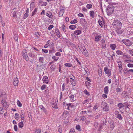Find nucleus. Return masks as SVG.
<instances>
[{
  "label": "nucleus",
  "mask_w": 133,
  "mask_h": 133,
  "mask_svg": "<svg viewBox=\"0 0 133 133\" xmlns=\"http://www.w3.org/2000/svg\"><path fill=\"white\" fill-rule=\"evenodd\" d=\"M113 23L115 27L117 29V32L119 34L122 33L123 31L122 30H120L122 26L121 22L118 20H116L114 21Z\"/></svg>",
  "instance_id": "f257e3e1"
},
{
  "label": "nucleus",
  "mask_w": 133,
  "mask_h": 133,
  "mask_svg": "<svg viewBox=\"0 0 133 133\" xmlns=\"http://www.w3.org/2000/svg\"><path fill=\"white\" fill-rule=\"evenodd\" d=\"M80 50L82 53L86 57L88 56V54L87 50H86V48L84 46L80 47L79 48Z\"/></svg>",
  "instance_id": "f03ea898"
},
{
  "label": "nucleus",
  "mask_w": 133,
  "mask_h": 133,
  "mask_svg": "<svg viewBox=\"0 0 133 133\" xmlns=\"http://www.w3.org/2000/svg\"><path fill=\"white\" fill-rule=\"evenodd\" d=\"M101 107L105 111H107L109 110L108 107L107 105V104L105 102H103L102 103Z\"/></svg>",
  "instance_id": "7ed1b4c3"
},
{
  "label": "nucleus",
  "mask_w": 133,
  "mask_h": 133,
  "mask_svg": "<svg viewBox=\"0 0 133 133\" xmlns=\"http://www.w3.org/2000/svg\"><path fill=\"white\" fill-rule=\"evenodd\" d=\"M122 42L127 46H131L133 43L131 41L126 39H123Z\"/></svg>",
  "instance_id": "20e7f679"
},
{
  "label": "nucleus",
  "mask_w": 133,
  "mask_h": 133,
  "mask_svg": "<svg viewBox=\"0 0 133 133\" xmlns=\"http://www.w3.org/2000/svg\"><path fill=\"white\" fill-rule=\"evenodd\" d=\"M22 56L23 58L28 61L29 60V58L28 57L27 51L26 50H24L23 51Z\"/></svg>",
  "instance_id": "39448f33"
},
{
  "label": "nucleus",
  "mask_w": 133,
  "mask_h": 133,
  "mask_svg": "<svg viewBox=\"0 0 133 133\" xmlns=\"http://www.w3.org/2000/svg\"><path fill=\"white\" fill-rule=\"evenodd\" d=\"M104 71L105 74H107L108 77L110 76L111 75V70L108 69L107 67H105L104 68Z\"/></svg>",
  "instance_id": "423d86ee"
},
{
  "label": "nucleus",
  "mask_w": 133,
  "mask_h": 133,
  "mask_svg": "<svg viewBox=\"0 0 133 133\" xmlns=\"http://www.w3.org/2000/svg\"><path fill=\"white\" fill-rule=\"evenodd\" d=\"M115 116L120 120H122V118L121 115L119 114V112L117 111H116L115 112Z\"/></svg>",
  "instance_id": "0eeeda50"
},
{
  "label": "nucleus",
  "mask_w": 133,
  "mask_h": 133,
  "mask_svg": "<svg viewBox=\"0 0 133 133\" xmlns=\"http://www.w3.org/2000/svg\"><path fill=\"white\" fill-rule=\"evenodd\" d=\"M19 82L18 80L17 77L14 78L13 79V83L14 85L16 86L18 85Z\"/></svg>",
  "instance_id": "6e6552de"
},
{
  "label": "nucleus",
  "mask_w": 133,
  "mask_h": 133,
  "mask_svg": "<svg viewBox=\"0 0 133 133\" xmlns=\"http://www.w3.org/2000/svg\"><path fill=\"white\" fill-rule=\"evenodd\" d=\"M20 115L21 117V120H24L25 119V113L24 110H21Z\"/></svg>",
  "instance_id": "1a4fd4ad"
},
{
  "label": "nucleus",
  "mask_w": 133,
  "mask_h": 133,
  "mask_svg": "<svg viewBox=\"0 0 133 133\" xmlns=\"http://www.w3.org/2000/svg\"><path fill=\"white\" fill-rule=\"evenodd\" d=\"M1 103L3 106L4 107H5V108H6L8 107V104L6 101L4 100H2L1 101Z\"/></svg>",
  "instance_id": "9d476101"
},
{
  "label": "nucleus",
  "mask_w": 133,
  "mask_h": 133,
  "mask_svg": "<svg viewBox=\"0 0 133 133\" xmlns=\"http://www.w3.org/2000/svg\"><path fill=\"white\" fill-rule=\"evenodd\" d=\"M55 32L58 37L59 38H62V35L60 34V31L58 29H55Z\"/></svg>",
  "instance_id": "9b49d317"
},
{
  "label": "nucleus",
  "mask_w": 133,
  "mask_h": 133,
  "mask_svg": "<svg viewBox=\"0 0 133 133\" xmlns=\"http://www.w3.org/2000/svg\"><path fill=\"white\" fill-rule=\"evenodd\" d=\"M43 80L44 83L48 84L49 82L48 79L46 76H44L43 77Z\"/></svg>",
  "instance_id": "f8f14e48"
},
{
  "label": "nucleus",
  "mask_w": 133,
  "mask_h": 133,
  "mask_svg": "<svg viewBox=\"0 0 133 133\" xmlns=\"http://www.w3.org/2000/svg\"><path fill=\"white\" fill-rule=\"evenodd\" d=\"M102 21L100 19H99L98 21V22L100 26L102 27L103 26L104 24V21L103 20V17L102 18Z\"/></svg>",
  "instance_id": "ddd939ff"
},
{
  "label": "nucleus",
  "mask_w": 133,
  "mask_h": 133,
  "mask_svg": "<svg viewBox=\"0 0 133 133\" xmlns=\"http://www.w3.org/2000/svg\"><path fill=\"white\" fill-rule=\"evenodd\" d=\"M101 36L100 35H97L95 36V41L98 42L99 41L101 38Z\"/></svg>",
  "instance_id": "4468645a"
},
{
  "label": "nucleus",
  "mask_w": 133,
  "mask_h": 133,
  "mask_svg": "<svg viewBox=\"0 0 133 133\" xmlns=\"http://www.w3.org/2000/svg\"><path fill=\"white\" fill-rule=\"evenodd\" d=\"M69 98L70 99V100L72 101L74 100V96L72 93H70L69 95Z\"/></svg>",
  "instance_id": "2eb2a0df"
},
{
  "label": "nucleus",
  "mask_w": 133,
  "mask_h": 133,
  "mask_svg": "<svg viewBox=\"0 0 133 133\" xmlns=\"http://www.w3.org/2000/svg\"><path fill=\"white\" fill-rule=\"evenodd\" d=\"M74 33L76 35H79L81 33V31L80 30H77L74 31Z\"/></svg>",
  "instance_id": "dca6fc26"
},
{
  "label": "nucleus",
  "mask_w": 133,
  "mask_h": 133,
  "mask_svg": "<svg viewBox=\"0 0 133 133\" xmlns=\"http://www.w3.org/2000/svg\"><path fill=\"white\" fill-rule=\"evenodd\" d=\"M128 95V93L127 91H123L122 94V97H124Z\"/></svg>",
  "instance_id": "f3484780"
},
{
  "label": "nucleus",
  "mask_w": 133,
  "mask_h": 133,
  "mask_svg": "<svg viewBox=\"0 0 133 133\" xmlns=\"http://www.w3.org/2000/svg\"><path fill=\"white\" fill-rule=\"evenodd\" d=\"M70 81L71 84L73 86H75L76 84V82L75 81V79H71Z\"/></svg>",
  "instance_id": "a211bd4d"
},
{
  "label": "nucleus",
  "mask_w": 133,
  "mask_h": 133,
  "mask_svg": "<svg viewBox=\"0 0 133 133\" xmlns=\"http://www.w3.org/2000/svg\"><path fill=\"white\" fill-rule=\"evenodd\" d=\"M46 15L49 18L51 19H52L53 15H52V14L51 12H49L48 13H47Z\"/></svg>",
  "instance_id": "6ab92c4d"
},
{
  "label": "nucleus",
  "mask_w": 133,
  "mask_h": 133,
  "mask_svg": "<svg viewBox=\"0 0 133 133\" xmlns=\"http://www.w3.org/2000/svg\"><path fill=\"white\" fill-rule=\"evenodd\" d=\"M110 128L112 129H113L114 127V123L113 121H111L110 123Z\"/></svg>",
  "instance_id": "aec40b11"
},
{
  "label": "nucleus",
  "mask_w": 133,
  "mask_h": 133,
  "mask_svg": "<svg viewBox=\"0 0 133 133\" xmlns=\"http://www.w3.org/2000/svg\"><path fill=\"white\" fill-rule=\"evenodd\" d=\"M19 127L22 128L24 126V123L22 121L19 122L18 124Z\"/></svg>",
  "instance_id": "412c9836"
},
{
  "label": "nucleus",
  "mask_w": 133,
  "mask_h": 133,
  "mask_svg": "<svg viewBox=\"0 0 133 133\" xmlns=\"http://www.w3.org/2000/svg\"><path fill=\"white\" fill-rule=\"evenodd\" d=\"M116 53L118 55H123V53L122 51L118 50L117 51Z\"/></svg>",
  "instance_id": "4be33fe9"
},
{
  "label": "nucleus",
  "mask_w": 133,
  "mask_h": 133,
  "mask_svg": "<svg viewBox=\"0 0 133 133\" xmlns=\"http://www.w3.org/2000/svg\"><path fill=\"white\" fill-rule=\"evenodd\" d=\"M109 88L108 86H106L104 88V92L105 94H107L108 93Z\"/></svg>",
  "instance_id": "5701e85b"
},
{
  "label": "nucleus",
  "mask_w": 133,
  "mask_h": 133,
  "mask_svg": "<svg viewBox=\"0 0 133 133\" xmlns=\"http://www.w3.org/2000/svg\"><path fill=\"white\" fill-rule=\"evenodd\" d=\"M61 28L64 32V33H65L66 32L65 29L66 26L64 23H63L62 24Z\"/></svg>",
  "instance_id": "b1692460"
},
{
  "label": "nucleus",
  "mask_w": 133,
  "mask_h": 133,
  "mask_svg": "<svg viewBox=\"0 0 133 133\" xmlns=\"http://www.w3.org/2000/svg\"><path fill=\"white\" fill-rule=\"evenodd\" d=\"M110 46L111 49L114 50L115 49L116 45L115 44H111L110 45Z\"/></svg>",
  "instance_id": "393cba45"
},
{
  "label": "nucleus",
  "mask_w": 133,
  "mask_h": 133,
  "mask_svg": "<svg viewBox=\"0 0 133 133\" xmlns=\"http://www.w3.org/2000/svg\"><path fill=\"white\" fill-rule=\"evenodd\" d=\"M19 114L18 113H15V118L16 120H18L19 118Z\"/></svg>",
  "instance_id": "a878e982"
},
{
  "label": "nucleus",
  "mask_w": 133,
  "mask_h": 133,
  "mask_svg": "<svg viewBox=\"0 0 133 133\" xmlns=\"http://www.w3.org/2000/svg\"><path fill=\"white\" fill-rule=\"evenodd\" d=\"M37 8H35L34 10L33 11L32 14V16H33L34 15L36 14L37 12Z\"/></svg>",
  "instance_id": "bb28decb"
},
{
  "label": "nucleus",
  "mask_w": 133,
  "mask_h": 133,
  "mask_svg": "<svg viewBox=\"0 0 133 133\" xmlns=\"http://www.w3.org/2000/svg\"><path fill=\"white\" fill-rule=\"evenodd\" d=\"M64 11L63 9L61 10L59 12V16H62L64 14Z\"/></svg>",
  "instance_id": "cd10ccee"
},
{
  "label": "nucleus",
  "mask_w": 133,
  "mask_h": 133,
  "mask_svg": "<svg viewBox=\"0 0 133 133\" xmlns=\"http://www.w3.org/2000/svg\"><path fill=\"white\" fill-rule=\"evenodd\" d=\"M39 107L41 109V110L45 112H46V109L42 105H40Z\"/></svg>",
  "instance_id": "c85d7f7f"
},
{
  "label": "nucleus",
  "mask_w": 133,
  "mask_h": 133,
  "mask_svg": "<svg viewBox=\"0 0 133 133\" xmlns=\"http://www.w3.org/2000/svg\"><path fill=\"white\" fill-rule=\"evenodd\" d=\"M18 14V11H17L14 12L12 13V17L15 18H17V16L16 14Z\"/></svg>",
  "instance_id": "c756f323"
},
{
  "label": "nucleus",
  "mask_w": 133,
  "mask_h": 133,
  "mask_svg": "<svg viewBox=\"0 0 133 133\" xmlns=\"http://www.w3.org/2000/svg\"><path fill=\"white\" fill-rule=\"evenodd\" d=\"M90 16L92 18L94 17V13L93 11H91L89 12Z\"/></svg>",
  "instance_id": "7c9ffc66"
},
{
  "label": "nucleus",
  "mask_w": 133,
  "mask_h": 133,
  "mask_svg": "<svg viewBox=\"0 0 133 133\" xmlns=\"http://www.w3.org/2000/svg\"><path fill=\"white\" fill-rule=\"evenodd\" d=\"M46 88L47 89L48 88V87H47L46 85L45 84H43L41 87V89L42 90H43L45 89H46Z\"/></svg>",
  "instance_id": "2f4dec72"
},
{
  "label": "nucleus",
  "mask_w": 133,
  "mask_h": 133,
  "mask_svg": "<svg viewBox=\"0 0 133 133\" xmlns=\"http://www.w3.org/2000/svg\"><path fill=\"white\" fill-rule=\"evenodd\" d=\"M52 59L54 61H56L59 59V57H56L55 56H53L52 57Z\"/></svg>",
  "instance_id": "473e14b6"
},
{
  "label": "nucleus",
  "mask_w": 133,
  "mask_h": 133,
  "mask_svg": "<svg viewBox=\"0 0 133 133\" xmlns=\"http://www.w3.org/2000/svg\"><path fill=\"white\" fill-rule=\"evenodd\" d=\"M76 128L79 131H81V127L79 125H77L76 127Z\"/></svg>",
  "instance_id": "72a5a7b5"
},
{
  "label": "nucleus",
  "mask_w": 133,
  "mask_h": 133,
  "mask_svg": "<svg viewBox=\"0 0 133 133\" xmlns=\"http://www.w3.org/2000/svg\"><path fill=\"white\" fill-rule=\"evenodd\" d=\"M76 27L75 25H70L69 26V28L71 30H73L75 29Z\"/></svg>",
  "instance_id": "f704fd0d"
},
{
  "label": "nucleus",
  "mask_w": 133,
  "mask_h": 133,
  "mask_svg": "<svg viewBox=\"0 0 133 133\" xmlns=\"http://www.w3.org/2000/svg\"><path fill=\"white\" fill-rule=\"evenodd\" d=\"M78 21L76 19H75L72 20L70 22V23L71 24H75L77 23Z\"/></svg>",
  "instance_id": "c9c22d12"
},
{
  "label": "nucleus",
  "mask_w": 133,
  "mask_h": 133,
  "mask_svg": "<svg viewBox=\"0 0 133 133\" xmlns=\"http://www.w3.org/2000/svg\"><path fill=\"white\" fill-rule=\"evenodd\" d=\"M50 42V40H48L47 42V44H46L44 46V47L45 48H46L49 46V44Z\"/></svg>",
  "instance_id": "e433bc0d"
},
{
  "label": "nucleus",
  "mask_w": 133,
  "mask_h": 133,
  "mask_svg": "<svg viewBox=\"0 0 133 133\" xmlns=\"http://www.w3.org/2000/svg\"><path fill=\"white\" fill-rule=\"evenodd\" d=\"M17 105L19 107H21L22 106V104L20 102V101L19 100H18L17 101Z\"/></svg>",
  "instance_id": "4c0bfd02"
},
{
  "label": "nucleus",
  "mask_w": 133,
  "mask_h": 133,
  "mask_svg": "<svg viewBox=\"0 0 133 133\" xmlns=\"http://www.w3.org/2000/svg\"><path fill=\"white\" fill-rule=\"evenodd\" d=\"M39 62L43 63L44 62V58L43 57H40L39 58Z\"/></svg>",
  "instance_id": "58836bf2"
},
{
  "label": "nucleus",
  "mask_w": 133,
  "mask_h": 133,
  "mask_svg": "<svg viewBox=\"0 0 133 133\" xmlns=\"http://www.w3.org/2000/svg\"><path fill=\"white\" fill-rule=\"evenodd\" d=\"M92 4H88L86 5V7L88 9H89L92 8Z\"/></svg>",
  "instance_id": "ea45409f"
},
{
  "label": "nucleus",
  "mask_w": 133,
  "mask_h": 133,
  "mask_svg": "<svg viewBox=\"0 0 133 133\" xmlns=\"http://www.w3.org/2000/svg\"><path fill=\"white\" fill-rule=\"evenodd\" d=\"M64 65L67 67H70L72 66V65L70 63H65L64 64Z\"/></svg>",
  "instance_id": "a19ab883"
},
{
  "label": "nucleus",
  "mask_w": 133,
  "mask_h": 133,
  "mask_svg": "<svg viewBox=\"0 0 133 133\" xmlns=\"http://www.w3.org/2000/svg\"><path fill=\"white\" fill-rule=\"evenodd\" d=\"M41 131V129H36L35 131V133H40Z\"/></svg>",
  "instance_id": "79ce46f5"
},
{
  "label": "nucleus",
  "mask_w": 133,
  "mask_h": 133,
  "mask_svg": "<svg viewBox=\"0 0 133 133\" xmlns=\"http://www.w3.org/2000/svg\"><path fill=\"white\" fill-rule=\"evenodd\" d=\"M4 112V109L2 107H0V114H2Z\"/></svg>",
  "instance_id": "37998d69"
},
{
  "label": "nucleus",
  "mask_w": 133,
  "mask_h": 133,
  "mask_svg": "<svg viewBox=\"0 0 133 133\" xmlns=\"http://www.w3.org/2000/svg\"><path fill=\"white\" fill-rule=\"evenodd\" d=\"M118 106L120 108H122V107H123L124 105L121 103H119L118 104Z\"/></svg>",
  "instance_id": "c03bdc74"
},
{
  "label": "nucleus",
  "mask_w": 133,
  "mask_h": 133,
  "mask_svg": "<svg viewBox=\"0 0 133 133\" xmlns=\"http://www.w3.org/2000/svg\"><path fill=\"white\" fill-rule=\"evenodd\" d=\"M75 132V129L74 128H72L70 130L69 133H74Z\"/></svg>",
  "instance_id": "a18cd8bd"
},
{
  "label": "nucleus",
  "mask_w": 133,
  "mask_h": 133,
  "mask_svg": "<svg viewBox=\"0 0 133 133\" xmlns=\"http://www.w3.org/2000/svg\"><path fill=\"white\" fill-rule=\"evenodd\" d=\"M58 129V131L59 133H62V128L61 126H59Z\"/></svg>",
  "instance_id": "49530a36"
},
{
  "label": "nucleus",
  "mask_w": 133,
  "mask_h": 133,
  "mask_svg": "<svg viewBox=\"0 0 133 133\" xmlns=\"http://www.w3.org/2000/svg\"><path fill=\"white\" fill-rule=\"evenodd\" d=\"M2 43H3L4 41V35L3 33L2 34Z\"/></svg>",
  "instance_id": "de8ad7c7"
},
{
  "label": "nucleus",
  "mask_w": 133,
  "mask_h": 133,
  "mask_svg": "<svg viewBox=\"0 0 133 133\" xmlns=\"http://www.w3.org/2000/svg\"><path fill=\"white\" fill-rule=\"evenodd\" d=\"M47 3L46 2H42L41 6H45L47 4Z\"/></svg>",
  "instance_id": "09e8293b"
},
{
  "label": "nucleus",
  "mask_w": 133,
  "mask_h": 133,
  "mask_svg": "<svg viewBox=\"0 0 133 133\" xmlns=\"http://www.w3.org/2000/svg\"><path fill=\"white\" fill-rule=\"evenodd\" d=\"M69 77L70 78V80L71 79H75V78L74 76L72 74H70L69 75Z\"/></svg>",
  "instance_id": "8fccbe9b"
},
{
  "label": "nucleus",
  "mask_w": 133,
  "mask_h": 133,
  "mask_svg": "<svg viewBox=\"0 0 133 133\" xmlns=\"http://www.w3.org/2000/svg\"><path fill=\"white\" fill-rule=\"evenodd\" d=\"M80 22L82 23H84L86 22L85 20L84 19L81 18L80 19Z\"/></svg>",
  "instance_id": "3c124183"
},
{
  "label": "nucleus",
  "mask_w": 133,
  "mask_h": 133,
  "mask_svg": "<svg viewBox=\"0 0 133 133\" xmlns=\"http://www.w3.org/2000/svg\"><path fill=\"white\" fill-rule=\"evenodd\" d=\"M54 27V26L52 25H50L48 27V29L49 30H50Z\"/></svg>",
  "instance_id": "603ef678"
},
{
  "label": "nucleus",
  "mask_w": 133,
  "mask_h": 133,
  "mask_svg": "<svg viewBox=\"0 0 133 133\" xmlns=\"http://www.w3.org/2000/svg\"><path fill=\"white\" fill-rule=\"evenodd\" d=\"M85 84L88 87H90V83L88 82V81H87L85 82Z\"/></svg>",
  "instance_id": "864d4df0"
},
{
  "label": "nucleus",
  "mask_w": 133,
  "mask_h": 133,
  "mask_svg": "<svg viewBox=\"0 0 133 133\" xmlns=\"http://www.w3.org/2000/svg\"><path fill=\"white\" fill-rule=\"evenodd\" d=\"M14 130L16 131H17L18 130V128H17V126L16 125H14Z\"/></svg>",
  "instance_id": "5fc2aeb1"
},
{
  "label": "nucleus",
  "mask_w": 133,
  "mask_h": 133,
  "mask_svg": "<svg viewBox=\"0 0 133 133\" xmlns=\"http://www.w3.org/2000/svg\"><path fill=\"white\" fill-rule=\"evenodd\" d=\"M29 56L31 57H33L35 56L34 54L32 53H29Z\"/></svg>",
  "instance_id": "6e6d98bb"
},
{
  "label": "nucleus",
  "mask_w": 133,
  "mask_h": 133,
  "mask_svg": "<svg viewBox=\"0 0 133 133\" xmlns=\"http://www.w3.org/2000/svg\"><path fill=\"white\" fill-rule=\"evenodd\" d=\"M13 37H14V40L15 41H18V37H17V36L16 35H14V36Z\"/></svg>",
  "instance_id": "4d7b16f0"
},
{
  "label": "nucleus",
  "mask_w": 133,
  "mask_h": 133,
  "mask_svg": "<svg viewBox=\"0 0 133 133\" xmlns=\"http://www.w3.org/2000/svg\"><path fill=\"white\" fill-rule=\"evenodd\" d=\"M127 66L129 68L133 67V64L131 63H128L127 64Z\"/></svg>",
  "instance_id": "13d9d810"
},
{
  "label": "nucleus",
  "mask_w": 133,
  "mask_h": 133,
  "mask_svg": "<svg viewBox=\"0 0 133 133\" xmlns=\"http://www.w3.org/2000/svg\"><path fill=\"white\" fill-rule=\"evenodd\" d=\"M111 11L110 12H109L110 10H109V9H108L107 10V12H109V13H110L109 14H112L113 12V9L112 8H111Z\"/></svg>",
  "instance_id": "bf43d9fd"
},
{
  "label": "nucleus",
  "mask_w": 133,
  "mask_h": 133,
  "mask_svg": "<svg viewBox=\"0 0 133 133\" xmlns=\"http://www.w3.org/2000/svg\"><path fill=\"white\" fill-rule=\"evenodd\" d=\"M102 96V97L104 99L106 98H107V96L105 94H103Z\"/></svg>",
  "instance_id": "052dcab7"
},
{
  "label": "nucleus",
  "mask_w": 133,
  "mask_h": 133,
  "mask_svg": "<svg viewBox=\"0 0 133 133\" xmlns=\"http://www.w3.org/2000/svg\"><path fill=\"white\" fill-rule=\"evenodd\" d=\"M86 119L85 117L84 116H82L81 117V120L82 121H84Z\"/></svg>",
  "instance_id": "680f3d73"
},
{
  "label": "nucleus",
  "mask_w": 133,
  "mask_h": 133,
  "mask_svg": "<svg viewBox=\"0 0 133 133\" xmlns=\"http://www.w3.org/2000/svg\"><path fill=\"white\" fill-rule=\"evenodd\" d=\"M98 75L99 76H101L102 75V70L101 69L98 70Z\"/></svg>",
  "instance_id": "e2e57ef3"
},
{
  "label": "nucleus",
  "mask_w": 133,
  "mask_h": 133,
  "mask_svg": "<svg viewBox=\"0 0 133 133\" xmlns=\"http://www.w3.org/2000/svg\"><path fill=\"white\" fill-rule=\"evenodd\" d=\"M42 51L43 52H44L45 53H47L48 52V51L46 49H43L42 50Z\"/></svg>",
  "instance_id": "0e129e2a"
},
{
  "label": "nucleus",
  "mask_w": 133,
  "mask_h": 133,
  "mask_svg": "<svg viewBox=\"0 0 133 133\" xmlns=\"http://www.w3.org/2000/svg\"><path fill=\"white\" fill-rule=\"evenodd\" d=\"M116 91L117 92H121V89L119 87L117 88L116 89Z\"/></svg>",
  "instance_id": "69168bd1"
},
{
  "label": "nucleus",
  "mask_w": 133,
  "mask_h": 133,
  "mask_svg": "<svg viewBox=\"0 0 133 133\" xmlns=\"http://www.w3.org/2000/svg\"><path fill=\"white\" fill-rule=\"evenodd\" d=\"M28 14H27L26 13H25L24 15V16L23 17V18L24 19H26L27 17H28Z\"/></svg>",
  "instance_id": "338daca9"
},
{
  "label": "nucleus",
  "mask_w": 133,
  "mask_h": 133,
  "mask_svg": "<svg viewBox=\"0 0 133 133\" xmlns=\"http://www.w3.org/2000/svg\"><path fill=\"white\" fill-rule=\"evenodd\" d=\"M84 92L85 94H86L88 95H90L89 93L87 91V90H84Z\"/></svg>",
  "instance_id": "774afa93"
}]
</instances>
